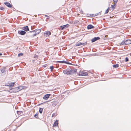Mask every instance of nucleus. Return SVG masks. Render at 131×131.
Returning a JSON list of instances; mask_svg holds the SVG:
<instances>
[{
  "instance_id": "22",
  "label": "nucleus",
  "mask_w": 131,
  "mask_h": 131,
  "mask_svg": "<svg viewBox=\"0 0 131 131\" xmlns=\"http://www.w3.org/2000/svg\"><path fill=\"white\" fill-rule=\"evenodd\" d=\"M115 5H116V4H114V5H111V7L113 9H114L115 8Z\"/></svg>"
},
{
  "instance_id": "9",
  "label": "nucleus",
  "mask_w": 131,
  "mask_h": 131,
  "mask_svg": "<svg viewBox=\"0 0 131 131\" xmlns=\"http://www.w3.org/2000/svg\"><path fill=\"white\" fill-rule=\"evenodd\" d=\"M18 33L21 35H24L26 34V32L24 31L21 30L19 31H18Z\"/></svg>"
},
{
  "instance_id": "27",
  "label": "nucleus",
  "mask_w": 131,
  "mask_h": 131,
  "mask_svg": "<svg viewBox=\"0 0 131 131\" xmlns=\"http://www.w3.org/2000/svg\"><path fill=\"white\" fill-rule=\"evenodd\" d=\"M50 69L51 70V71L53 69V66H51L50 67Z\"/></svg>"
},
{
  "instance_id": "18",
  "label": "nucleus",
  "mask_w": 131,
  "mask_h": 131,
  "mask_svg": "<svg viewBox=\"0 0 131 131\" xmlns=\"http://www.w3.org/2000/svg\"><path fill=\"white\" fill-rule=\"evenodd\" d=\"M125 40H124V41H123L120 44V45H123L124 44L125 45Z\"/></svg>"
},
{
  "instance_id": "32",
  "label": "nucleus",
  "mask_w": 131,
  "mask_h": 131,
  "mask_svg": "<svg viewBox=\"0 0 131 131\" xmlns=\"http://www.w3.org/2000/svg\"><path fill=\"white\" fill-rule=\"evenodd\" d=\"M45 16L49 17V16H48L47 15H45Z\"/></svg>"
},
{
  "instance_id": "14",
  "label": "nucleus",
  "mask_w": 131,
  "mask_h": 131,
  "mask_svg": "<svg viewBox=\"0 0 131 131\" xmlns=\"http://www.w3.org/2000/svg\"><path fill=\"white\" fill-rule=\"evenodd\" d=\"M58 123L57 120H56L53 124V127H56L58 126Z\"/></svg>"
},
{
  "instance_id": "7",
  "label": "nucleus",
  "mask_w": 131,
  "mask_h": 131,
  "mask_svg": "<svg viewBox=\"0 0 131 131\" xmlns=\"http://www.w3.org/2000/svg\"><path fill=\"white\" fill-rule=\"evenodd\" d=\"M69 25L67 24L66 25L61 26L60 27L61 28V30H62L64 29L67 28L69 27Z\"/></svg>"
},
{
  "instance_id": "16",
  "label": "nucleus",
  "mask_w": 131,
  "mask_h": 131,
  "mask_svg": "<svg viewBox=\"0 0 131 131\" xmlns=\"http://www.w3.org/2000/svg\"><path fill=\"white\" fill-rule=\"evenodd\" d=\"M94 27L91 25H89L87 26V28L88 29H90L92 28H93Z\"/></svg>"
},
{
  "instance_id": "19",
  "label": "nucleus",
  "mask_w": 131,
  "mask_h": 131,
  "mask_svg": "<svg viewBox=\"0 0 131 131\" xmlns=\"http://www.w3.org/2000/svg\"><path fill=\"white\" fill-rule=\"evenodd\" d=\"M118 66H119L118 64H117L113 65V67H114V68H117V67H118Z\"/></svg>"
},
{
  "instance_id": "11",
  "label": "nucleus",
  "mask_w": 131,
  "mask_h": 131,
  "mask_svg": "<svg viewBox=\"0 0 131 131\" xmlns=\"http://www.w3.org/2000/svg\"><path fill=\"white\" fill-rule=\"evenodd\" d=\"M50 94H47L45 95L43 97V99L45 100H47L49 97Z\"/></svg>"
},
{
  "instance_id": "12",
  "label": "nucleus",
  "mask_w": 131,
  "mask_h": 131,
  "mask_svg": "<svg viewBox=\"0 0 131 131\" xmlns=\"http://www.w3.org/2000/svg\"><path fill=\"white\" fill-rule=\"evenodd\" d=\"M57 62L61 63H65L68 64H70V63L68 62H66L65 61H57Z\"/></svg>"
},
{
  "instance_id": "8",
  "label": "nucleus",
  "mask_w": 131,
  "mask_h": 131,
  "mask_svg": "<svg viewBox=\"0 0 131 131\" xmlns=\"http://www.w3.org/2000/svg\"><path fill=\"white\" fill-rule=\"evenodd\" d=\"M100 39V38L99 37H95L91 40L92 42H93Z\"/></svg>"
},
{
  "instance_id": "25",
  "label": "nucleus",
  "mask_w": 131,
  "mask_h": 131,
  "mask_svg": "<svg viewBox=\"0 0 131 131\" xmlns=\"http://www.w3.org/2000/svg\"><path fill=\"white\" fill-rule=\"evenodd\" d=\"M23 53H19L18 54V56L20 57L21 56H22L23 55Z\"/></svg>"
},
{
  "instance_id": "33",
  "label": "nucleus",
  "mask_w": 131,
  "mask_h": 131,
  "mask_svg": "<svg viewBox=\"0 0 131 131\" xmlns=\"http://www.w3.org/2000/svg\"><path fill=\"white\" fill-rule=\"evenodd\" d=\"M76 23H78V21H76Z\"/></svg>"
},
{
  "instance_id": "3",
  "label": "nucleus",
  "mask_w": 131,
  "mask_h": 131,
  "mask_svg": "<svg viewBox=\"0 0 131 131\" xmlns=\"http://www.w3.org/2000/svg\"><path fill=\"white\" fill-rule=\"evenodd\" d=\"M86 44V42L81 43V42H77L75 44V46H79L80 45L84 46Z\"/></svg>"
},
{
  "instance_id": "35",
  "label": "nucleus",
  "mask_w": 131,
  "mask_h": 131,
  "mask_svg": "<svg viewBox=\"0 0 131 131\" xmlns=\"http://www.w3.org/2000/svg\"><path fill=\"white\" fill-rule=\"evenodd\" d=\"M47 18L48 19H49V17H47Z\"/></svg>"
},
{
  "instance_id": "20",
  "label": "nucleus",
  "mask_w": 131,
  "mask_h": 131,
  "mask_svg": "<svg viewBox=\"0 0 131 131\" xmlns=\"http://www.w3.org/2000/svg\"><path fill=\"white\" fill-rule=\"evenodd\" d=\"M17 88H18V90H19V91L20 90L23 89V87L22 86L18 87Z\"/></svg>"
},
{
  "instance_id": "15",
  "label": "nucleus",
  "mask_w": 131,
  "mask_h": 131,
  "mask_svg": "<svg viewBox=\"0 0 131 131\" xmlns=\"http://www.w3.org/2000/svg\"><path fill=\"white\" fill-rule=\"evenodd\" d=\"M23 28L24 29H23L24 30L26 31H27L29 30V28L27 26L24 27Z\"/></svg>"
},
{
  "instance_id": "26",
  "label": "nucleus",
  "mask_w": 131,
  "mask_h": 131,
  "mask_svg": "<svg viewBox=\"0 0 131 131\" xmlns=\"http://www.w3.org/2000/svg\"><path fill=\"white\" fill-rule=\"evenodd\" d=\"M114 2V4H116L118 0H113Z\"/></svg>"
},
{
  "instance_id": "21",
  "label": "nucleus",
  "mask_w": 131,
  "mask_h": 131,
  "mask_svg": "<svg viewBox=\"0 0 131 131\" xmlns=\"http://www.w3.org/2000/svg\"><path fill=\"white\" fill-rule=\"evenodd\" d=\"M43 110V108H40L39 110V112L40 113H41L42 112Z\"/></svg>"
},
{
  "instance_id": "1",
  "label": "nucleus",
  "mask_w": 131,
  "mask_h": 131,
  "mask_svg": "<svg viewBox=\"0 0 131 131\" xmlns=\"http://www.w3.org/2000/svg\"><path fill=\"white\" fill-rule=\"evenodd\" d=\"M63 72L64 74L70 75L75 72V71L74 70H71L69 69H67L64 70L63 71Z\"/></svg>"
},
{
  "instance_id": "30",
  "label": "nucleus",
  "mask_w": 131,
  "mask_h": 131,
  "mask_svg": "<svg viewBox=\"0 0 131 131\" xmlns=\"http://www.w3.org/2000/svg\"><path fill=\"white\" fill-rule=\"evenodd\" d=\"M128 61V58L127 57H126L125 58V61L126 62Z\"/></svg>"
},
{
  "instance_id": "13",
  "label": "nucleus",
  "mask_w": 131,
  "mask_h": 131,
  "mask_svg": "<svg viewBox=\"0 0 131 131\" xmlns=\"http://www.w3.org/2000/svg\"><path fill=\"white\" fill-rule=\"evenodd\" d=\"M125 41V45H129L131 44V40L128 39Z\"/></svg>"
},
{
  "instance_id": "4",
  "label": "nucleus",
  "mask_w": 131,
  "mask_h": 131,
  "mask_svg": "<svg viewBox=\"0 0 131 131\" xmlns=\"http://www.w3.org/2000/svg\"><path fill=\"white\" fill-rule=\"evenodd\" d=\"M14 83H6L5 85V86H9V87H12L14 85Z\"/></svg>"
},
{
  "instance_id": "10",
  "label": "nucleus",
  "mask_w": 131,
  "mask_h": 131,
  "mask_svg": "<svg viewBox=\"0 0 131 131\" xmlns=\"http://www.w3.org/2000/svg\"><path fill=\"white\" fill-rule=\"evenodd\" d=\"M4 4L8 7L11 8L12 7V5L9 3L7 2H5L4 3Z\"/></svg>"
},
{
  "instance_id": "5",
  "label": "nucleus",
  "mask_w": 131,
  "mask_h": 131,
  "mask_svg": "<svg viewBox=\"0 0 131 131\" xmlns=\"http://www.w3.org/2000/svg\"><path fill=\"white\" fill-rule=\"evenodd\" d=\"M80 75L85 76L88 75L87 72L83 71H81L80 72Z\"/></svg>"
},
{
  "instance_id": "6",
  "label": "nucleus",
  "mask_w": 131,
  "mask_h": 131,
  "mask_svg": "<svg viewBox=\"0 0 131 131\" xmlns=\"http://www.w3.org/2000/svg\"><path fill=\"white\" fill-rule=\"evenodd\" d=\"M41 30L40 29H38V30H35L33 31H30L29 32H35L36 33V34H39L41 32Z\"/></svg>"
},
{
  "instance_id": "2",
  "label": "nucleus",
  "mask_w": 131,
  "mask_h": 131,
  "mask_svg": "<svg viewBox=\"0 0 131 131\" xmlns=\"http://www.w3.org/2000/svg\"><path fill=\"white\" fill-rule=\"evenodd\" d=\"M51 34V32L49 31H46L44 33V35L45 36L47 37Z\"/></svg>"
},
{
  "instance_id": "31",
  "label": "nucleus",
  "mask_w": 131,
  "mask_h": 131,
  "mask_svg": "<svg viewBox=\"0 0 131 131\" xmlns=\"http://www.w3.org/2000/svg\"><path fill=\"white\" fill-rule=\"evenodd\" d=\"M37 34H36V33H35V34H34L33 35V36H36Z\"/></svg>"
},
{
  "instance_id": "28",
  "label": "nucleus",
  "mask_w": 131,
  "mask_h": 131,
  "mask_svg": "<svg viewBox=\"0 0 131 131\" xmlns=\"http://www.w3.org/2000/svg\"><path fill=\"white\" fill-rule=\"evenodd\" d=\"M108 8L106 10L105 12V14H106L107 13H108Z\"/></svg>"
},
{
  "instance_id": "34",
  "label": "nucleus",
  "mask_w": 131,
  "mask_h": 131,
  "mask_svg": "<svg viewBox=\"0 0 131 131\" xmlns=\"http://www.w3.org/2000/svg\"><path fill=\"white\" fill-rule=\"evenodd\" d=\"M2 55V54L0 53V56H1Z\"/></svg>"
},
{
  "instance_id": "29",
  "label": "nucleus",
  "mask_w": 131,
  "mask_h": 131,
  "mask_svg": "<svg viewBox=\"0 0 131 131\" xmlns=\"http://www.w3.org/2000/svg\"><path fill=\"white\" fill-rule=\"evenodd\" d=\"M34 117L36 118H37L38 117V114H35L34 115Z\"/></svg>"
},
{
  "instance_id": "24",
  "label": "nucleus",
  "mask_w": 131,
  "mask_h": 131,
  "mask_svg": "<svg viewBox=\"0 0 131 131\" xmlns=\"http://www.w3.org/2000/svg\"><path fill=\"white\" fill-rule=\"evenodd\" d=\"M5 71V70L4 69H2L1 70V72L3 73H4Z\"/></svg>"
},
{
  "instance_id": "23",
  "label": "nucleus",
  "mask_w": 131,
  "mask_h": 131,
  "mask_svg": "<svg viewBox=\"0 0 131 131\" xmlns=\"http://www.w3.org/2000/svg\"><path fill=\"white\" fill-rule=\"evenodd\" d=\"M0 9L4 11L5 10V8L3 7H0Z\"/></svg>"
},
{
  "instance_id": "17",
  "label": "nucleus",
  "mask_w": 131,
  "mask_h": 131,
  "mask_svg": "<svg viewBox=\"0 0 131 131\" xmlns=\"http://www.w3.org/2000/svg\"><path fill=\"white\" fill-rule=\"evenodd\" d=\"M18 88H17V87H16L13 89V91L15 92H18L19 91V90H18Z\"/></svg>"
}]
</instances>
